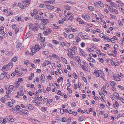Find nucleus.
<instances>
[{
  "mask_svg": "<svg viewBox=\"0 0 124 124\" xmlns=\"http://www.w3.org/2000/svg\"><path fill=\"white\" fill-rule=\"evenodd\" d=\"M98 3L101 8H102L103 7V4L101 1H98Z\"/></svg>",
  "mask_w": 124,
  "mask_h": 124,
  "instance_id": "412c9836",
  "label": "nucleus"
},
{
  "mask_svg": "<svg viewBox=\"0 0 124 124\" xmlns=\"http://www.w3.org/2000/svg\"><path fill=\"white\" fill-rule=\"evenodd\" d=\"M45 62H46V63L47 65H51V62L50 61L47 60H46Z\"/></svg>",
  "mask_w": 124,
  "mask_h": 124,
  "instance_id": "864d4df0",
  "label": "nucleus"
},
{
  "mask_svg": "<svg viewBox=\"0 0 124 124\" xmlns=\"http://www.w3.org/2000/svg\"><path fill=\"white\" fill-rule=\"evenodd\" d=\"M96 19L97 20V21L98 22L100 23L101 22V19L100 18L97 17L96 18Z\"/></svg>",
  "mask_w": 124,
  "mask_h": 124,
  "instance_id": "4d7b16f0",
  "label": "nucleus"
},
{
  "mask_svg": "<svg viewBox=\"0 0 124 124\" xmlns=\"http://www.w3.org/2000/svg\"><path fill=\"white\" fill-rule=\"evenodd\" d=\"M15 120V118H9L8 120V121L9 122H12L14 121Z\"/></svg>",
  "mask_w": 124,
  "mask_h": 124,
  "instance_id": "bb28decb",
  "label": "nucleus"
},
{
  "mask_svg": "<svg viewBox=\"0 0 124 124\" xmlns=\"http://www.w3.org/2000/svg\"><path fill=\"white\" fill-rule=\"evenodd\" d=\"M7 69L8 70H10L12 67L13 64L11 62H10L7 65Z\"/></svg>",
  "mask_w": 124,
  "mask_h": 124,
  "instance_id": "7ed1b4c3",
  "label": "nucleus"
},
{
  "mask_svg": "<svg viewBox=\"0 0 124 124\" xmlns=\"http://www.w3.org/2000/svg\"><path fill=\"white\" fill-rule=\"evenodd\" d=\"M64 23V21L63 20H60L59 21V23L60 24H62Z\"/></svg>",
  "mask_w": 124,
  "mask_h": 124,
  "instance_id": "680f3d73",
  "label": "nucleus"
},
{
  "mask_svg": "<svg viewBox=\"0 0 124 124\" xmlns=\"http://www.w3.org/2000/svg\"><path fill=\"white\" fill-rule=\"evenodd\" d=\"M73 75L75 76L74 77L75 78L77 79L78 78V76L76 74L75 72H73Z\"/></svg>",
  "mask_w": 124,
  "mask_h": 124,
  "instance_id": "de8ad7c7",
  "label": "nucleus"
},
{
  "mask_svg": "<svg viewBox=\"0 0 124 124\" xmlns=\"http://www.w3.org/2000/svg\"><path fill=\"white\" fill-rule=\"evenodd\" d=\"M7 103L8 104V105L10 107H11L13 106V103H11V102H8Z\"/></svg>",
  "mask_w": 124,
  "mask_h": 124,
  "instance_id": "3c124183",
  "label": "nucleus"
},
{
  "mask_svg": "<svg viewBox=\"0 0 124 124\" xmlns=\"http://www.w3.org/2000/svg\"><path fill=\"white\" fill-rule=\"evenodd\" d=\"M63 59V61L66 64L67 63V61L66 60L65 58H63V57H61Z\"/></svg>",
  "mask_w": 124,
  "mask_h": 124,
  "instance_id": "bf43d9fd",
  "label": "nucleus"
},
{
  "mask_svg": "<svg viewBox=\"0 0 124 124\" xmlns=\"http://www.w3.org/2000/svg\"><path fill=\"white\" fill-rule=\"evenodd\" d=\"M110 84L112 86H115L116 85V82L114 81H111L110 82Z\"/></svg>",
  "mask_w": 124,
  "mask_h": 124,
  "instance_id": "5701e85b",
  "label": "nucleus"
},
{
  "mask_svg": "<svg viewBox=\"0 0 124 124\" xmlns=\"http://www.w3.org/2000/svg\"><path fill=\"white\" fill-rule=\"evenodd\" d=\"M76 39L77 42H79L80 41V39L78 37H76Z\"/></svg>",
  "mask_w": 124,
  "mask_h": 124,
  "instance_id": "6e6d98bb",
  "label": "nucleus"
},
{
  "mask_svg": "<svg viewBox=\"0 0 124 124\" xmlns=\"http://www.w3.org/2000/svg\"><path fill=\"white\" fill-rule=\"evenodd\" d=\"M109 3L111 5V7H114L115 4L113 2L111 1H109Z\"/></svg>",
  "mask_w": 124,
  "mask_h": 124,
  "instance_id": "a878e982",
  "label": "nucleus"
},
{
  "mask_svg": "<svg viewBox=\"0 0 124 124\" xmlns=\"http://www.w3.org/2000/svg\"><path fill=\"white\" fill-rule=\"evenodd\" d=\"M38 11L36 9H34L33 10V13L35 14H37L38 13Z\"/></svg>",
  "mask_w": 124,
  "mask_h": 124,
  "instance_id": "774afa93",
  "label": "nucleus"
},
{
  "mask_svg": "<svg viewBox=\"0 0 124 124\" xmlns=\"http://www.w3.org/2000/svg\"><path fill=\"white\" fill-rule=\"evenodd\" d=\"M26 106L29 109L33 110L34 108V107L32 105L29 104H26Z\"/></svg>",
  "mask_w": 124,
  "mask_h": 124,
  "instance_id": "20e7f679",
  "label": "nucleus"
},
{
  "mask_svg": "<svg viewBox=\"0 0 124 124\" xmlns=\"http://www.w3.org/2000/svg\"><path fill=\"white\" fill-rule=\"evenodd\" d=\"M38 28L37 27H35L34 28H32V30L34 31H37L38 30Z\"/></svg>",
  "mask_w": 124,
  "mask_h": 124,
  "instance_id": "79ce46f5",
  "label": "nucleus"
},
{
  "mask_svg": "<svg viewBox=\"0 0 124 124\" xmlns=\"http://www.w3.org/2000/svg\"><path fill=\"white\" fill-rule=\"evenodd\" d=\"M76 60V61H77L78 62H79L80 60V58L78 56H76L75 58Z\"/></svg>",
  "mask_w": 124,
  "mask_h": 124,
  "instance_id": "c756f323",
  "label": "nucleus"
},
{
  "mask_svg": "<svg viewBox=\"0 0 124 124\" xmlns=\"http://www.w3.org/2000/svg\"><path fill=\"white\" fill-rule=\"evenodd\" d=\"M34 48L37 51H39L40 49L39 48V45L37 44L35 45Z\"/></svg>",
  "mask_w": 124,
  "mask_h": 124,
  "instance_id": "dca6fc26",
  "label": "nucleus"
},
{
  "mask_svg": "<svg viewBox=\"0 0 124 124\" xmlns=\"http://www.w3.org/2000/svg\"><path fill=\"white\" fill-rule=\"evenodd\" d=\"M92 40L93 41H97L98 42V41H100V40L99 39H97L96 38H93L92 39Z\"/></svg>",
  "mask_w": 124,
  "mask_h": 124,
  "instance_id": "a18cd8bd",
  "label": "nucleus"
},
{
  "mask_svg": "<svg viewBox=\"0 0 124 124\" xmlns=\"http://www.w3.org/2000/svg\"><path fill=\"white\" fill-rule=\"evenodd\" d=\"M79 51L80 52V53L81 54H82V55L85 56H86V53L85 52L83 51V50L82 49H79Z\"/></svg>",
  "mask_w": 124,
  "mask_h": 124,
  "instance_id": "9d476101",
  "label": "nucleus"
},
{
  "mask_svg": "<svg viewBox=\"0 0 124 124\" xmlns=\"http://www.w3.org/2000/svg\"><path fill=\"white\" fill-rule=\"evenodd\" d=\"M53 57L54 58H56L58 59L59 58L58 56L57 55H56V54H53L52 55Z\"/></svg>",
  "mask_w": 124,
  "mask_h": 124,
  "instance_id": "473e14b6",
  "label": "nucleus"
},
{
  "mask_svg": "<svg viewBox=\"0 0 124 124\" xmlns=\"http://www.w3.org/2000/svg\"><path fill=\"white\" fill-rule=\"evenodd\" d=\"M52 32V31L50 29H47L46 31L43 32V34L44 35H46L48 34L51 33Z\"/></svg>",
  "mask_w": 124,
  "mask_h": 124,
  "instance_id": "f03ea898",
  "label": "nucleus"
},
{
  "mask_svg": "<svg viewBox=\"0 0 124 124\" xmlns=\"http://www.w3.org/2000/svg\"><path fill=\"white\" fill-rule=\"evenodd\" d=\"M1 28L0 29V33L3 34V30L4 29V28L3 26H1Z\"/></svg>",
  "mask_w": 124,
  "mask_h": 124,
  "instance_id": "393cba45",
  "label": "nucleus"
},
{
  "mask_svg": "<svg viewBox=\"0 0 124 124\" xmlns=\"http://www.w3.org/2000/svg\"><path fill=\"white\" fill-rule=\"evenodd\" d=\"M118 48V46L117 45L115 44L114 45V48L115 50L117 49Z\"/></svg>",
  "mask_w": 124,
  "mask_h": 124,
  "instance_id": "49530a36",
  "label": "nucleus"
},
{
  "mask_svg": "<svg viewBox=\"0 0 124 124\" xmlns=\"http://www.w3.org/2000/svg\"><path fill=\"white\" fill-rule=\"evenodd\" d=\"M8 72H6L1 73L0 76V79L2 80L5 77L6 74H7Z\"/></svg>",
  "mask_w": 124,
  "mask_h": 124,
  "instance_id": "39448f33",
  "label": "nucleus"
},
{
  "mask_svg": "<svg viewBox=\"0 0 124 124\" xmlns=\"http://www.w3.org/2000/svg\"><path fill=\"white\" fill-rule=\"evenodd\" d=\"M31 51L32 53H35L37 51L35 48H32L31 49Z\"/></svg>",
  "mask_w": 124,
  "mask_h": 124,
  "instance_id": "37998d69",
  "label": "nucleus"
},
{
  "mask_svg": "<svg viewBox=\"0 0 124 124\" xmlns=\"http://www.w3.org/2000/svg\"><path fill=\"white\" fill-rule=\"evenodd\" d=\"M65 8L67 10H70V8L69 6H65Z\"/></svg>",
  "mask_w": 124,
  "mask_h": 124,
  "instance_id": "5fc2aeb1",
  "label": "nucleus"
},
{
  "mask_svg": "<svg viewBox=\"0 0 124 124\" xmlns=\"http://www.w3.org/2000/svg\"><path fill=\"white\" fill-rule=\"evenodd\" d=\"M21 110L22 112L25 114H28L29 113V112L27 110L25 109H22Z\"/></svg>",
  "mask_w": 124,
  "mask_h": 124,
  "instance_id": "2eb2a0df",
  "label": "nucleus"
},
{
  "mask_svg": "<svg viewBox=\"0 0 124 124\" xmlns=\"http://www.w3.org/2000/svg\"><path fill=\"white\" fill-rule=\"evenodd\" d=\"M39 6L41 8H44L45 7V5L44 4H41L39 5Z\"/></svg>",
  "mask_w": 124,
  "mask_h": 124,
  "instance_id": "0e129e2a",
  "label": "nucleus"
},
{
  "mask_svg": "<svg viewBox=\"0 0 124 124\" xmlns=\"http://www.w3.org/2000/svg\"><path fill=\"white\" fill-rule=\"evenodd\" d=\"M96 52L97 54H102V53L100 50H96Z\"/></svg>",
  "mask_w": 124,
  "mask_h": 124,
  "instance_id": "603ef678",
  "label": "nucleus"
},
{
  "mask_svg": "<svg viewBox=\"0 0 124 124\" xmlns=\"http://www.w3.org/2000/svg\"><path fill=\"white\" fill-rule=\"evenodd\" d=\"M16 19H17L18 21H20L21 20V17L20 16L19 17H16Z\"/></svg>",
  "mask_w": 124,
  "mask_h": 124,
  "instance_id": "c03bdc74",
  "label": "nucleus"
},
{
  "mask_svg": "<svg viewBox=\"0 0 124 124\" xmlns=\"http://www.w3.org/2000/svg\"><path fill=\"white\" fill-rule=\"evenodd\" d=\"M34 122L36 124H40V122L38 120H35Z\"/></svg>",
  "mask_w": 124,
  "mask_h": 124,
  "instance_id": "8fccbe9b",
  "label": "nucleus"
},
{
  "mask_svg": "<svg viewBox=\"0 0 124 124\" xmlns=\"http://www.w3.org/2000/svg\"><path fill=\"white\" fill-rule=\"evenodd\" d=\"M45 5L46 7V8L48 9L52 10L54 9V6L51 5L47 3Z\"/></svg>",
  "mask_w": 124,
  "mask_h": 124,
  "instance_id": "f257e3e1",
  "label": "nucleus"
},
{
  "mask_svg": "<svg viewBox=\"0 0 124 124\" xmlns=\"http://www.w3.org/2000/svg\"><path fill=\"white\" fill-rule=\"evenodd\" d=\"M16 86L17 88H18L19 86V83L18 81H16L15 82Z\"/></svg>",
  "mask_w": 124,
  "mask_h": 124,
  "instance_id": "cd10ccee",
  "label": "nucleus"
},
{
  "mask_svg": "<svg viewBox=\"0 0 124 124\" xmlns=\"http://www.w3.org/2000/svg\"><path fill=\"white\" fill-rule=\"evenodd\" d=\"M41 79L42 81V82H45V77L44 74H42L41 76Z\"/></svg>",
  "mask_w": 124,
  "mask_h": 124,
  "instance_id": "f8f14e48",
  "label": "nucleus"
},
{
  "mask_svg": "<svg viewBox=\"0 0 124 124\" xmlns=\"http://www.w3.org/2000/svg\"><path fill=\"white\" fill-rule=\"evenodd\" d=\"M40 45L42 47H41L40 49H41L42 48V47H44L46 45V43L43 41H41L40 43Z\"/></svg>",
  "mask_w": 124,
  "mask_h": 124,
  "instance_id": "0eeeda50",
  "label": "nucleus"
},
{
  "mask_svg": "<svg viewBox=\"0 0 124 124\" xmlns=\"http://www.w3.org/2000/svg\"><path fill=\"white\" fill-rule=\"evenodd\" d=\"M41 110L43 111H46V108L45 107H42L41 108Z\"/></svg>",
  "mask_w": 124,
  "mask_h": 124,
  "instance_id": "72a5a7b5",
  "label": "nucleus"
},
{
  "mask_svg": "<svg viewBox=\"0 0 124 124\" xmlns=\"http://www.w3.org/2000/svg\"><path fill=\"white\" fill-rule=\"evenodd\" d=\"M88 8L91 11H93L94 9V8L92 6L89 7Z\"/></svg>",
  "mask_w": 124,
  "mask_h": 124,
  "instance_id": "4c0bfd02",
  "label": "nucleus"
},
{
  "mask_svg": "<svg viewBox=\"0 0 124 124\" xmlns=\"http://www.w3.org/2000/svg\"><path fill=\"white\" fill-rule=\"evenodd\" d=\"M22 2L25 3H27L26 5V7H27L29 6L30 3V1L29 0H24L22 1Z\"/></svg>",
  "mask_w": 124,
  "mask_h": 124,
  "instance_id": "1a4fd4ad",
  "label": "nucleus"
},
{
  "mask_svg": "<svg viewBox=\"0 0 124 124\" xmlns=\"http://www.w3.org/2000/svg\"><path fill=\"white\" fill-rule=\"evenodd\" d=\"M74 37V35L72 34H70L69 36V38L70 39H71Z\"/></svg>",
  "mask_w": 124,
  "mask_h": 124,
  "instance_id": "ea45409f",
  "label": "nucleus"
},
{
  "mask_svg": "<svg viewBox=\"0 0 124 124\" xmlns=\"http://www.w3.org/2000/svg\"><path fill=\"white\" fill-rule=\"evenodd\" d=\"M42 53L43 54L46 55L48 53V52L47 51H44L42 52Z\"/></svg>",
  "mask_w": 124,
  "mask_h": 124,
  "instance_id": "f704fd0d",
  "label": "nucleus"
},
{
  "mask_svg": "<svg viewBox=\"0 0 124 124\" xmlns=\"http://www.w3.org/2000/svg\"><path fill=\"white\" fill-rule=\"evenodd\" d=\"M42 22L45 23H46L48 22V20L47 19H43L41 20Z\"/></svg>",
  "mask_w": 124,
  "mask_h": 124,
  "instance_id": "c85d7f7f",
  "label": "nucleus"
},
{
  "mask_svg": "<svg viewBox=\"0 0 124 124\" xmlns=\"http://www.w3.org/2000/svg\"><path fill=\"white\" fill-rule=\"evenodd\" d=\"M89 38V36L85 35H83L82 38L83 39H87Z\"/></svg>",
  "mask_w": 124,
  "mask_h": 124,
  "instance_id": "f3484780",
  "label": "nucleus"
},
{
  "mask_svg": "<svg viewBox=\"0 0 124 124\" xmlns=\"http://www.w3.org/2000/svg\"><path fill=\"white\" fill-rule=\"evenodd\" d=\"M67 119L65 118H63L62 119V121L63 122H67Z\"/></svg>",
  "mask_w": 124,
  "mask_h": 124,
  "instance_id": "e433bc0d",
  "label": "nucleus"
},
{
  "mask_svg": "<svg viewBox=\"0 0 124 124\" xmlns=\"http://www.w3.org/2000/svg\"><path fill=\"white\" fill-rule=\"evenodd\" d=\"M110 16H111V17L112 18L114 19V18H116V16H115L114 15H112V14H110Z\"/></svg>",
  "mask_w": 124,
  "mask_h": 124,
  "instance_id": "052dcab7",
  "label": "nucleus"
},
{
  "mask_svg": "<svg viewBox=\"0 0 124 124\" xmlns=\"http://www.w3.org/2000/svg\"><path fill=\"white\" fill-rule=\"evenodd\" d=\"M18 4L19 6L22 9H24L25 7H26V6H24V5L21 4L19 3H18Z\"/></svg>",
  "mask_w": 124,
  "mask_h": 124,
  "instance_id": "4468645a",
  "label": "nucleus"
},
{
  "mask_svg": "<svg viewBox=\"0 0 124 124\" xmlns=\"http://www.w3.org/2000/svg\"><path fill=\"white\" fill-rule=\"evenodd\" d=\"M79 122H81L84 119V117L83 116L79 117L78 119Z\"/></svg>",
  "mask_w": 124,
  "mask_h": 124,
  "instance_id": "aec40b11",
  "label": "nucleus"
},
{
  "mask_svg": "<svg viewBox=\"0 0 124 124\" xmlns=\"http://www.w3.org/2000/svg\"><path fill=\"white\" fill-rule=\"evenodd\" d=\"M113 95L114 96H115L116 97L117 99H118L119 98V96L118 94L116 92H114L113 93Z\"/></svg>",
  "mask_w": 124,
  "mask_h": 124,
  "instance_id": "4be33fe9",
  "label": "nucleus"
},
{
  "mask_svg": "<svg viewBox=\"0 0 124 124\" xmlns=\"http://www.w3.org/2000/svg\"><path fill=\"white\" fill-rule=\"evenodd\" d=\"M99 60L101 62L103 63L104 62L103 60L101 58H99Z\"/></svg>",
  "mask_w": 124,
  "mask_h": 124,
  "instance_id": "e2e57ef3",
  "label": "nucleus"
},
{
  "mask_svg": "<svg viewBox=\"0 0 124 124\" xmlns=\"http://www.w3.org/2000/svg\"><path fill=\"white\" fill-rule=\"evenodd\" d=\"M4 97L5 99L8 100L9 99V98H10V97L9 95H5Z\"/></svg>",
  "mask_w": 124,
  "mask_h": 124,
  "instance_id": "58836bf2",
  "label": "nucleus"
},
{
  "mask_svg": "<svg viewBox=\"0 0 124 124\" xmlns=\"http://www.w3.org/2000/svg\"><path fill=\"white\" fill-rule=\"evenodd\" d=\"M33 62L35 63H40V60L39 59H37L34 60Z\"/></svg>",
  "mask_w": 124,
  "mask_h": 124,
  "instance_id": "2f4dec72",
  "label": "nucleus"
},
{
  "mask_svg": "<svg viewBox=\"0 0 124 124\" xmlns=\"http://www.w3.org/2000/svg\"><path fill=\"white\" fill-rule=\"evenodd\" d=\"M94 73H95V75L97 77H99L100 76L99 74V73L97 72L96 71H94Z\"/></svg>",
  "mask_w": 124,
  "mask_h": 124,
  "instance_id": "09e8293b",
  "label": "nucleus"
},
{
  "mask_svg": "<svg viewBox=\"0 0 124 124\" xmlns=\"http://www.w3.org/2000/svg\"><path fill=\"white\" fill-rule=\"evenodd\" d=\"M29 29H32L33 27V24L30 23H29Z\"/></svg>",
  "mask_w": 124,
  "mask_h": 124,
  "instance_id": "b1692460",
  "label": "nucleus"
},
{
  "mask_svg": "<svg viewBox=\"0 0 124 124\" xmlns=\"http://www.w3.org/2000/svg\"><path fill=\"white\" fill-rule=\"evenodd\" d=\"M87 59L88 61L90 62H95V61L94 59L90 57H88L87 58Z\"/></svg>",
  "mask_w": 124,
  "mask_h": 124,
  "instance_id": "423d86ee",
  "label": "nucleus"
},
{
  "mask_svg": "<svg viewBox=\"0 0 124 124\" xmlns=\"http://www.w3.org/2000/svg\"><path fill=\"white\" fill-rule=\"evenodd\" d=\"M114 78L115 80L117 81H119L120 80V78L117 77H115Z\"/></svg>",
  "mask_w": 124,
  "mask_h": 124,
  "instance_id": "a19ab883",
  "label": "nucleus"
},
{
  "mask_svg": "<svg viewBox=\"0 0 124 124\" xmlns=\"http://www.w3.org/2000/svg\"><path fill=\"white\" fill-rule=\"evenodd\" d=\"M55 2V0H50L46 1H45V3L46 2L48 3L51 4H53Z\"/></svg>",
  "mask_w": 124,
  "mask_h": 124,
  "instance_id": "9b49d317",
  "label": "nucleus"
},
{
  "mask_svg": "<svg viewBox=\"0 0 124 124\" xmlns=\"http://www.w3.org/2000/svg\"><path fill=\"white\" fill-rule=\"evenodd\" d=\"M85 20H88L90 19V17L87 15L86 14L85 16Z\"/></svg>",
  "mask_w": 124,
  "mask_h": 124,
  "instance_id": "a211bd4d",
  "label": "nucleus"
},
{
  "mask_svg": "<svg viewBox=\"0 0 124 124\" xmlns=\"http://www.w3.org/2000/svg\"><path fill=\"white\" fill-rule=\"evenodd\" d=\"M29 94L31 96H32L33 94H34V93H32L30 91L28 92Z\"/></svg>",
  "mask_w": 124,
  "mask_h": 124,
  "instance_id": "69168bd1",
  "label": "nucleus"
},
{
  "mask_svg": "<svg viewBox=\"0 0 124 124\" xmlns=\"http://www.w3.org/2000/svg\"><path fill=\"white\" fill-rule=\"evenodd\" d=\"M29 62L28 60H26V61H25L24 62V63L25 64L27 65L29 63Z\"/></svg>",
  "mask_w": 124,
  "mask_h": 124,
  "instance_id": "338daca9",
  "label": "nucleus"
},
{
  "mask_svg": "<svg viewBox=\"0 0 124 124\" xmlns=\"http://www.w3.org/2000/svg\"><path fill=\"white\" fill-rule=\"evenodd\" d=\"M106 88V87L105 86H103L101 88V90L104 92L105 91V89Z\"/></svg>",
  "mask_w": 124,
  "mask_h": 124,
  "instance_id": "13d9d810",
  "label": "nucleus"
},
{
  "mask_svg": "<svg viewBox=\"0 0 124 124\" xmlns=\"http://www.w3.org/2000/svg\"><path fill=\"white\" fill-rule=\"evenodd\" d=\"M14 87V86L13 85H10L9 87V91L12 92L13 91V88Z\"/></svg>",
  "mask_w": 124,
  "mask_h": 124,
  "instance_id": "6ab92c4d",
  "label": "nucleus"
},
{
  "mask_svg": "<svg viewBox=\"0 0 124 124\" xmlns=\"http://www.w3.org/2000/svg\"><path fill=\"white\" fill-rule=\"evenodd\" d=\"M8 119L7 118H5L3 120L2 123L5 124L7 122V121L8 120Z\"/></svg>",
  "mask_w": 124,
  "mask_h": 124,
  "instance_id": "7c9ffc66",
  "label": "nucleus"
},
{
  "mask_svg": "<svg viewBox=\"0 0 124 124\" xmlns=\"http://www.w3.org/2000/svg\"><path fill=\"white\" fill-rule=\"evenodd\" d=\"M17 57L16 56H15L13 57L12 59L11 60V61L12 62H15L17 60Z\"/></svg>",
  "mask_w": 124,
  "mask_h": 124,
  "instance_id": "ddd939ff",
  "label": "nucleus"
},
{
  "mask_svg": "<svg viewBox=\"0 0 124 124\" xmlns=\"http://www.w3.org/2000/svg\"><path fill=\"white\" fill-rule=\"evenodd\" d=\"M39 27L42 30H44L46 28L45 24L43 23H42L40 25Z\"/></svg>",
  "mask_w": 124,
  "mask_h": 124,
  "instance_id": "6e6552de",
  "label": "nucleus"
},
{
  "mask_svg": "<svg viewBox=\"0 0 124 124\" xmlns=\"http://www.w3.org/2000/svg\"><path fill=\"white\" fill-rule=\"evenodd\" d=\"M81 68H82V69L84 71H86L87 68L86 67H85L84 65H81Z\"/></svg>",
  "mask_w": 124,
  "mask_h": 124,
  "instance_id": "c9c22d12",
  "label": "nucleus"
}]
</instances>
